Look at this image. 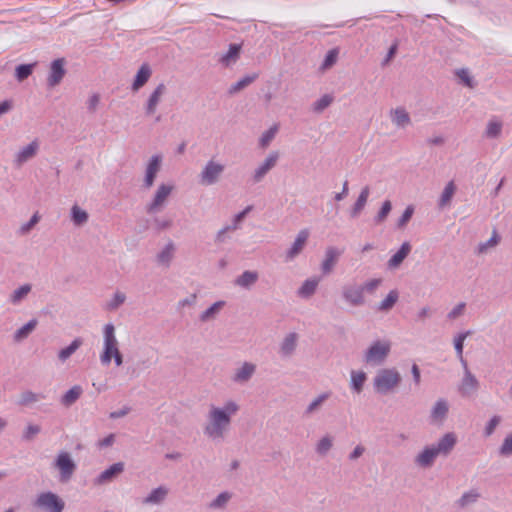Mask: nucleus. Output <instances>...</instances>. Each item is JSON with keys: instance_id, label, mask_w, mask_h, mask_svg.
<instances>
[{"instance_id": "a19ab883", "label": "nucleus", "mask_w": 512, "mask_h": 512, "mask_svg": "<svg viewBox=\"0 0 512 512\" xmlns=\"http://www.w3.org/2000/svg\"><path fill=\"white\" fill-rule=\"evenodd\" d=\"M503 124L498 120H490L487 123L484 136L488 139H495L501 135Z\"/></svg>"}, {"instance_id": "69168bd1", "label": "nucleus", "mask_w": 512, "mask_h": 512, "mask_svg": "<svg viewBox=\"0 0 512 512\" xmlns=\"http://www.w3.org/2000/svg\"><path fill=\"white\" fill-rule=\"evenodd\" d=\"M499 454L505 457L512 455V433L504 439L499 448Z\"/></svg>"}, {"instance_id": "13d9d810", "label": "nucleus", "mask_w": 512, "mask_h": 512, "mask_svg": "<svg viewBox=\"0 0 512 512\" xmlns=\"http://www.w3.org/2000/svg\"><path fill=\"white\" fill-rule=\"evenodd\" d=\"M414 214V207L412 205H409L404 210L403 214L397 221V228L403 229L406 227L407 223L411 220L412 216Z\"/></svg>"}, {"instance_id": "e433bc0d", "label": "nucleus", "mask_w": 512, "mask_h": 512, "mask_svg": "<svg viewBox=\"0 0 512 512\" xmlns=\"http://www.w3.org/2000/svg\"><path fill=\"white\" fill-rule=\"evenodd\" d=\"M318 283L319 279L316 278L305 280L298 289V295L302 298H310L315 293Z\"/></svg>"}, {"instance_id": "ddd939ff", "label": "nucleus", "mask_w": 512, "mask_h": 512, "mask_svg": "<svg viewBox=\"0 0 512 512\" xmlns=\"http://www.w3.org/2000/svg\"><path fill=\"white\" fill-rule=\"evenodd\" d=\"M279 158V153L277 151L271 152L263 163L254 171L252 176L254 183H259L263 180V178L267 175V173L275 167Z\"/></svg>"}, {"instance_id": "473e14b6", "label": "nucleus", "mask_w": 512, "mask_h": 512, "mask_svg": "<svg viewBox=\"0 0 512 512\" xmlns=\"http://www.w3.org/2000/svg\"><path fill=\"white\" fill-rule=\"evenodd\" d=\"M82 393L83 389L81 386H73L61 397V404L66 407L72 406L80 398Z\"/></svg>"}, {"instance_id": "a878e982", "label": "nucleus", "mask_w": 512, "mask_h": 512, "mask_svg": "<svg viewBox=\"0 0 512 512\" xmlns=\"http://www.w3.org/2000/svg\"><path fill=\"white\" fill-rule=\"evenodd\" d=\"M151 68L148 64L144 63L140 69L138 70L134 82L132 84V90L138 91L141 87H143L149 80L151 76Z\"/></svg>"}, {"instance_id": "864d4df0", "label": "nucleus", "mask_w": 512, "mask_h": 512, "mask_svg": "<svg viewBox=\"0 0 512 512\" xmlns=\"http://www.w3.org/2000/svg\"><path fill=\"white\" fill-rule=\"evenodd\" d=\"M391 210H392L391 201L385 200L383 202L380 210L378 211L377 215L375 216L374 222L376 224H380V223L384 222L386 220L387 216L389 215V213L391 212Z\"/></svg>"}, {"instance_id": "39448f33", "label": "nucleus", "mask_w": 512, "mask_h": 512, "mask_svg": "<svg viewBox=\"0 0 512 512\" xmlns=\"http://www.w3.org/2000/svg\"><path fill=\"white\" fill-rule=\"evenodd\" d=\"M53 467L59 471V481L61 483H68L77 469L71 454L66 451H60L57 454Z\"/></svg>"}, {"instance_id": "cd10ccee", "label": "nucleus", "mask_w": 512, "mask_h": 512, "mask_svg": "<svg viewBox=\"0 0 512 512\" xmlns=\"http://www.w3.org/2000/svg\"><path fill=\"white\" fill-rule=\"evenodd\" d=\"M369 194H370L369 186L363 187L356 202L354 203V205L351 208L350 216L352 218L358 217L359 214L362 212V210L364 209V207L367 203Z\"/></svg>"}, {"instance_id": "5fc2aeb1", "label": "nucleus", "mask_w": 512, "mask_h": 512, "mask_svg": "<svg viewBox=\"0 0 512 512\" xmlns=\"http://www.w3.org/2000/svg\"><path fill=\"white\" fill-rule=\"evenodd\" d=\"M499 236L496 231H493L492 236L486 242H481L478 245V254H484L489 248L495 247L499 243Z\"/></svg>"}, {"instance_id": "7ed1b4c3", "label": "nucleus", "mask_w": 512, "mask_h": 512, "mask_svg": "<svg viewBox=\"0 0 512 512\" xmlns=\"http://www.w3.org/2000/svg\"><path fill=\"white\" fill-rule=\"evenodd\" d=\"M391 351V343L388 340L374 341L364 352L363 361L370 366L382 365Z\"/></svg>"}, {"instance_id": "3c124183", "label": "nucleus", "mask_w": 512, "mask_h": 512, "mask_svg": "<svg viewBox=\"0 0 512 512\" xmlns=\"http://www.w3.org/2000/svg\"><path fill=\"white\" fill-rule=\"evenodd\" d=\"M332 102L333 97L329 94H325L313 104L312 109L315 113H322L326 108H328L331 105Z\"/></svg>"}, {"instance_id": "412c9836", "label": "nucleus", "mask_w": 512, "mask_h": 512, "mask_svg": "<svg viewBox=\"0 0 512 512\" xmlns=\"http://www.w3.org/2000/svg\"><path fill=\"white\" fill-rule=\"evenodd\" d=\"M308 237H309V232L307 229H303L298 233L291 248L287 251V255H286L287 259L292 260L302 252V250L307 242Z\"/></svg>"}, {"instance_id": "37998d69", "label": "nucleus", "mask_w": 512, "mask_h": 512, "mask_svg": "<svg viewBox=\"0 0 512 512\" xmlns=\"http://www.w3.org/2000/svg\"><path fill=\"white\" fill-rule=\"evenodd\" d=\"M224 305V301H217L213 303L209 308H207L205 311L201 313L200 320L202 322H207L209 320L214 319Z\"/></svg>"}, {"instance_id": "423d86ee", "label": "nucleus", "mask_w": 512, "mask_h": 512, "mask_svg": "<svg viewBox=\"0 0 512 512\" xmlns=\"http://www.w3.org/2000/svg\"><path fill=\"white\" fill-rule=\"evenodd\" d=\"M224 170L223 164L209 160L198 175V181L203 186L214 185L220 180Z\"/></svg>"}, {"instance_id": "f8f14e48", "label": "nucleus", "mask_w": 512, "mask_h": 512, "mask_svg": "<svg viewBox=\"0 0 512 512\" xmlns=\"http://www.w3.org/2000/svg\"><path fill=\"white\" fill-rule=\"evenodd\" d=\"M438 456L433 444L427 445L414 457V464L424 469L431 468Z\"/></svg>"}, {"instance_id": "f704fd0d", "label": "nucleus", "mask_w": 512, "mask_h": 512, "mask_svg": "<svg viewBox=\"0 0 512 512\" xmlns=\"http://www.w3.org/2000/svg\"><path fill=\"white\" fill-rule=\"evenodd\" d=\"M455 191L456 186L454 182H448L439 198L438 207L442 209L445 208L446 206H449L453 198V195L455 194Z\"/></svg>"}, {"instance_id": "680f3d73", "label": "nucleus", "mask_w": 512, "mask_h": 512, "mask_svg": "<svg viewBox=\"0 0 512 512\" xmlns=\"http://www.w3.org/2000/svg\"><path fill=\"white\" fill-rule=\"evenodd\" d=\"M231 494L229 492L220 493L211 503V508H223L230 500Z\"/></svg>"}, {"instance_id": "0e129e2a", "label": "nucleus", "mask_w": 512, "mask_h": 512, "mask_svg": "<svg viewBox=\"0 0 512 512\" xmlns=\"http://www.w3.org/2000/svg\"><path fill=\"white\" fill-rule=\"evenodd\" d=\"M237 229V225H227L224 228L220 229L215 237V243H224L227 240V233L229 231H235Z\"/></svg>"}, {"instance_id": "20e7f679", "label": "nucleus", "mask_w": 512, "mask_h": 512, "mask_svg": "<svg viewBox=\"0 0 512 512\" xmlns=\"http://www.w3.org/2000/svg\"><path fill=\"white\" fill-rule=\"evenodd\" d=\"M33 505L41 512H63L65 509V501L52 491L39 493Z\"/></svg>"}, {"instance_id": "2f4dec72", "label": "nucleus", "mask_w": 512, "mask_h": 512, "mask_svg": "<svg viewBox=\"0 0 512 512\" xmlns=\"http://www.w3.org/2000/svg\"><path fill=\"white\" fill-rule=\"evenodd\" d=\"M103 341V349H110L112 347L118 346V340L115 335V326L112 323H108L104 326Z\"/></svg>"}, {"instance_id": "338daca9", "label": "nucleus", "mask_w": 512, "mask_h": 512, "mask_svg": "<svg viewBox=\"0 0 512 512\" xmlns=\"http://www.w3.org/2000/svg\"><path fill=\"white\" fill-rule=\"evenodd\" d=\"M381 283H382L381 278H375V279H371V280L365 282L364 284H360V285H361L363 293L366 291V292L372 294L381 285Z\"/></svg>"}, {"instance_id": "4d7b16f0", "label": "nucleus", "mask_w": 512, "mask_h": 512, "mask_svg": "<svg viewBox=\"0 0 512 512\" xmlns=\"http://www.w3.org/2000/svg\"><path fill=\"white\" fill-rule=\"evenodd\" d=\"M126 300V295L123 292L117 291L111 301L107 303V309L110 311L117 310Z\"/></svg>"}, {"instance_id": "8fccbe9b", "label": "nucleus", "mask_w": 512, "mask_h": 512, "mask_svg": "<svg viewBox=\"0 0 512 512\" xmlns=\"http://www.w3.org/2000/svg\"><path fill=\"white\" fill-rule=\"evenodd\" d=\"M122 355L118 346L112 347L110 349H103V352L100 355V360L103 365H109L112 361V358L118 357Z\"/></svg>"}, {"instance_id": "a211bd4d", "label": "nucleus", "mask_w": 512, "mask_h": 512, "mask_svg": "<svg viewBox=\"0 0 512 512\" xmlns=\"http://www.w3.org/2000/svg\"><path fill=\"white\" fill-rule=\"evenodd\" d=\"M411 245L409 242H403L400 246L399 250L391 256V258L387 262V267L390 270H395L401 266L403 261L407 258L409 253L411 252Z\"/></svg>"}, {"instance_id": "5701e85b", "label": "nucleus", "mask_w": 512, "mask_h": 512, "mask_svg": "<svg viewBox=\"0 0 512 512\" xmlns=\"http://www.w3.org/2000/svg\"><path fill=\"white\" fill-rule=\"evenodd\" d=\"M256 366L252 363L245 362L240 368H238L232 377V380L236 383L247 382L254 374Z\"/></svg>"}, {"instance_id": "ea45409f", "label": "nucleus", "mask_w": 512, "mask_h": 512, "mask_svg": "<svg viewBox=\"0 0 512 512\" xmlns=\"http://www.w3.org/2000/svg\"><path fill=\"white\" fill-rule=\"evenodd\" d=\"M89 218L88 213L81 209L78 205H73L71 208V220L76 226H83L87 223Z\"/></svg>"}, {"instance_id": "c85d7f7f", "label": "nucleus", "mask_w": 512, "mask_h": 512, "mask_svg": "<svg viewBox=\"0 0 512 512\" xmlns=\"http://www.w3.org/2000/svg\"><path fill=\"white\" fill-rule=\"evenodd\" d=\"M390 114L393 124L398 128H405L411 123L410 116L404 108L392 109Z\"/></svg>"}, {"instance_id": "f257e3e1", "label": "nucleus", "mask_w": 512, "mask_h": 512, "mask_svg": "<svg viewBox=\"0 0 512 512\" xmlns=\"http://www.w3.org/2000/svg\"><path fill=\"white\" fill-rule=\"evenodd\" d=\"M239 410L240 406L233 400L226 401L222 407L211 406L204 434L213 440L223 439L230 428L232 416Z\"/></svg>"}, {"instance_id": "c9c22d12", "label": "nucleus", "mask_w": 512, "mask_h": 512, "mask_svg": "<svg viewBox=\"0 0 512 512\" xmlns=\"http://www.w3.org/2000/svg\"><path fill=\"white\" fill-rule=\"evenodd\" d=\"M83 344V340L81 338H75L69 346L61 349L58 352V359L61 362H65L67 359L71 357Z\"/></svg>"}, {"instance_id": "9b49d317", "label": "nucleus", "mask_w": 512, "mask_h": 512, "mask_svg": "<svg viewBox=\"0 0 512 512\" xmlns=\"http://www.w3.org/2000/svg\"><path fill=\"white\" fill-rule=\"evenodd\" d=\"M65 63L64 58H58L51 62L49 75L47 77L48 87L54 88L61 83L66 74Z\"/></svg>"}, {"instance_id": "72a5a7b5", "label": "nucleus", "mask_w": 512, "mask_h": 512, "mask_svg": "<svg viewBox=\"0 0 512 512\" xmlns=\"http://www.w3.org/2000/svg\"><path fill=\"white\" fill-rule=\"evenodd\" d=\"M38 322L36 319H31L21 328H19L13 336L15 342H21L26 339L36 328Z\"/></svg>"}, {"instance_id": "b1692460", "label": "nucleus", "mask_w": 512, "mask_h": 512, "mask_svg": "<svg viewBox=\"0 0 512 512\" xmlns=\"http://www.w3.org/2000/svg\"><path fill=\"white\" fill-rule=\"evenodd\" d=\"M258 277L259 275L256 271L247 270L238 276L234 283L236 286L249 290L257 282Z\"/></svg>"}, {"instance_id": "c756f323", "label": "nucleus", "mask_w": 512, "mask_h": 512, "mask_svg": "<svg viewBox=\"0 0 512 512\" xmlns=\"http://www.w3.org/2000/svg\"><path fill=\"white\" fill-rule=\"evenodd\" d=\"M399 299V292L396 289L391 290L387 296L378 303L377 311L388 313L397 303Z\"/></svg>"}, {"instance_id": "9d476101", "label": "nucleus", "mask_w": 512, "mask_h": 512, "mask_svg": "<svg viewBox=\"0 0 512 512\" xmlns=\"http://www.w3.org/2000/svg\"><path fill=\"white\" fill-rule=\"evenodd\" d=\"M449 404L446 399L439 398L431 408L429 420L433 425L441 426L448 417Z\"/></svg>"}, {"instance_id": "774afa93", "label": "nucleus", "mask_w": 512, "mask_h": 512, "mask_svg": "<svg viewBox=\"0 0 512 512\" xmlns=\"http://www.w3.org/2000/svg\"><path fill=\"white\" fill-rule=\"evenodd\" d=\"M456 75L458 78L469 88H474V82L472 77L469 75V72L467 69H459L456 71Z\"/></svg>"}, {"instance_id": "49530a36", "label": "nucleus", "mask_w": 512, "mask_h": 512, "mask_svg": "<svg viewBox=\"0 0 512 512\" xmlns=\"http://www.w3.org/2000/svg\"><path fill=\"white\" fill-rule=\"evenodd\" d=\"M42 398H44L42 395L27 390L20 394L18 404L21 406H27L39 401Z\"/></svg>"}, {"instance_id": "4c0bfd02", "label": "nucleus", "mask_w": 512, "mask_h": 512, "mask_svg": "<svg viewBox=\"0 0 512 512\" xmlns=\"http://www.w3.org/2000/svg\"><path fill=\"white\" fill-rule=\"evenodd\" d=\"M175 246L172 241L168 242L164 249L157 254V262L158 264L169 266L173 254H174Z\"/></svg>"}, {"instance_id": "09e8293b", "label": "nucleus", "mask_w": 512, "mask_h": 512, "mask_svg": "<svg viewBox=\"0 0 512 512\" xmlns=\"http://www.w3.org/2000/svg\"><path fill=\"white\" fill-rule=\"evenodd\" d=\"M122 355L118 346L112 347L110 349H103V352L100 355V360L103 365H109L112 361V358L118 357Z\"/></svg>"}, {"instance_id": "4be33fe9", "label": "nucleus", "mask_w": 512, "mask_h": 512, "mask_svg": "<svg viewBox=\"0 0 512 512\" xmlns=\"http://www.w3.org/2000/svg\"><path fill=\"white\" fill-rule=\"evenodd\" d=\"M241 45L240 44H230L229 49L225 54H222L219 58V62L225 66L229 67L231 64H234L240 57Z\"/></svg>"}, {"instance_id": "2eb2a0df", "label": "nucleus", "mask_w": 512, "mask_h": 512, "mask_svg": "<svg viewBox=\"0 0 512 512\" xmlns=\"http://www.w3.org/2000/svg\"><path fill=\"white\" fill-rule=\"evenodd\" d=\"M456 443L457 437L455 433L448 432L445 433L436 444H433V446L439 455L446 457L452 452Z\"/></svg>"}, {"instance_id": "6ab92c4d", "label": "nucleus", "mask_w": 512, "mask_h": 512, "mask_svg": "<svg viewBox=\"0 0 512 512\" xmlns=\"http://www.w3.org/2000/svg\"><path fill=\"white\" fill-rule=\"evenodd\" d=\"M165 92H166V86L164 83H160L154 89V91L149 96L146 107H145L146 115L150 116L156 112L157 106H158L159 102L161 101V98Z\"/></svg>"}, {"instance_id": "de8ad7c7", "label": "nucleus", "mask_w": 512, "mask_h": 512, "mask_svg": "<svg viewBox=\"0 0 512 512\" xmlns=\"http://www.w3.org/2000/svg\"><path fill=\"white\" fill-rule=\"evenodd\" d=\"M333 446V439L331 436L322 437L316 446V452L319 455L325 456Z\"/></svg>"}, {"instance_id": "e2e57ef3", "label": "nucleus", "mask_w": 512, "mask_h": 512, "mask_svg": "<svg viewBox=\"0 0 512 512\" xmlns=\"http://www.w3.org/2000/svg\"><path fill=\"white\" fill-rule=\"evenodd\" d=\"M469 334L470 331L463 332L458 334V336L454 339V348L458 357H461V355H463L464 341L469 336Z\"/></svg>"}, {"instance_id": "052dcab7", "label": "nucleus", "mask_w": 512, "mask_h": 512, "mask_svg": "<svg viewBox=\"0 0 512 512\" xmlns=\"http://www.w3.org/2000/svg\"><path fill=\"white\" fill-rule=\"evenodd\" d=\"M277 130V125H274L267 131H265L260 138V146L263 148L267 147L270 144V142L274 139Z\"/></svg>"}, {"instance_id": "7c9ffc66", "label": "nucleus", "mask_w": 512, "mask_h": 512, "mask_svg": "<svg viewBox=\"0 0 512 512\" xmlns=\"http://www.w3.org/2000/svg\"><path fill=\"white\" fill-rule=\"evenodd\" d=\"M331 396L330 391L323 392L319 394L315 399L312 400V402L306 407L304 411V416H311L314 413L318 412L323 403Z\"/></svg>"}, {"instance_id": "aec40b11", "label": "nucleus", "mask_w": 512, "mask_h": 512, "mask_svg": "<svg viewBox=\"0 0 512 512\" xmlns=\"http://www.w3.org/2000/svg\"><path fill=\"white\" fill-rule=\"evenodd\" d=\"M479 388V382L477 378L471 373V371H466L461 381V385L459 387V391L462 396H470L474 392H476Z\"/></svg>"}, {"instance_id": "58836bf2", "label": "nucleus", "mask_w": 512, "mask_h": 512, "mask_svg": "<svg viewBox=\"0 0 512 512\" xmlns=\"http://www.w3.org/2000/svg\"><path fill=\"white\" fill-rule=\"evenodd\" d=\"M480 498V494L476 489H471L468 492H465L458 500L457 505L460 508H465L469 505H472L478 501Z\"/></svg>"}, {"instance_id": "6e6552de", "label": "nucleus", "mask_w": 512, "mask_h": 512, "mask_svg": "<svg viewBox=\"0 0 512 512\" xmlns=\"http://www.w3.org/2000/svg\"><path fill=\"white\" fill-rule=\"evenodd\" d=\"M173 189L174 186L170 184L163 183L159 185L152 201L146 206V212L148 214H153L160 211L168 200Z\"/></svg>"}, {"instance_id": "0eeeda50", "label": "nucleus", "mask_w": 512, "mask_h": 512, "mask_svg": "<svg viewBox=\"0 0 512 512\" xmlns=\"http://www.w3.org/2000/svg\"><path fill=\"white\" fill-rule=\"evenodd\" d=\"M341 295L345 303L352 307H360L365 304V297L360 284L349 283L342 287Z\"/></svg>"}, {"instance_id": "79ce46f5", "label": "nucleus", "mask_w": 512, "mask_h": 512, "mask_svg": "<svg viewBox=\"0 0 512 512\" xmlns=\"http://www.w3.org/2000/svg\"><path fill=\"white\" fill-rule=\"evenodd\" d=\"M257 78H258L257 73L243 77L242 79H240L239 81H237L236 83L231 85V87L229 88V91H228L229 94H235V93L240 92L241 90H243L244 88L249 86L251 83H253Z\"/></svg>"}, {"instance_id": "c03bdc74", "label": "nucleus", "mask_w": 512, "mask_h": 512, "mask_svg": "<svg viewBox=\"0 0 512 512\" xmlns=\"http://www.w3.org/2000/svg\"><path fill=\"white\" fill-rule=\"evenodd\" d=\"M366 379H367V376H366L365 372H363V371H360V372L352 371L351 372V381H350L351 388L356 393L362 392L363 386H364V383H365Z\"/></svg>"}, {"instance_id": "1a4fd4ad", "label": "nucleus", "mask_w": 512, "mask_h": 512, "mask_svg": "<svg viewBox=\"0 0 512 512\" xmlns=\"http://www.w3.org/2000/svg\"><path fill=\"white\" fill-rule=\"evenodd\" d=\"M162 156L153 155L146 166L145 177L143 179L142 188L149 190L155 182L158 172L161 169Z\"/></svg>"}, {"instance_id": "dca6fc26", "label": "nucleus", "mask_w": 512, "mask_h": 512, "mask_svg": "<svg viewBox=\"0 0 512 512\" xmlns=\"http://www.w3.org/2000/svg\"><path fill=\"white\" fill-rule=\"evenodd\" d=\"M343 253V250H339L336 247L330 246L325 251V259L322 262L321 270L323 274H330L337 263L340 255Z\"/></svg>"}, {"instance_id": "f03ea898", "label": "nucleus", "mask_w": 512, "mask_h": 512, "mask_svg": "<svg viewBox=\"0 0 512 512\" xmlns=\"http://www.w3.org/2000/svg\"><path fill=\"white\" fill-rule=\"evenodd\" d=\"M402 377L395 368L380 369L373 379L374 390L381 394L386 395L393 391L400 383Z\"/></svg>"}, {"instance_id": "bf43d9fd", "label": "nucleus", "mask_w": 512, "mask_h": 512, "mask_svg": "<svg viewBox=\"0 0 512 512\" xmlns=\"http://www.w3.org/2000/svg\"><path fill=\"white\" fill-rule=\"evenodd\" d=\"M338 51L336 49H331L327 52L324 61L321 65V70H327L331 68L337 61Z\"/></svg>"}, {"instance_id": "a18cd8bd", "label": "nucleus", "mask_w": 512, "mask_h": 512, "mask_svg": "<svg viewBox=\"0 0 512 512\" xmlns=\"http://www.w3.org/2000/svg\"><path fill=\"white\" fill-rule=\"evenodd\" d=\"M37 65L36 62L31 64H20L15 69V77L19 82L24 81L27 79L34 70V67Z\"/></svg>"}, {"instance_id": "bb28decb", "label": "nucleus", "mask_w": 512, "mask_h": 512, "mask_svg": "<svg viewBox=\"0 0 512 512\" xmlns=\"http://www.w3.org/2000/svg\"><path fill=\"white\" fill-rule=\"evenodd\" d=\"M167 495H168V488H166L165 486H159V487L153 489L148 494V496L142 500V503L145 505H148V504L158 505L165 500Z\"/></svg>"}, {"instance_id": "603ef678", "label": "nucleus", "mask_w": 512, "mask_h": 512, "mask_svg": "<svg viewBox=\"0 0 512 512\" xmlns=\"http://www.w3.org/2000/svg\"><path fill=\"white\" fill-rule=\"evenodd\" d=\"M31 291L30 284H24L18 289H16L10 296V301L14 304L19 303L22 299H24L28 293Z\"/></svg>"}, {"instance_id": "6e6d98bb", "label": "nucleus", "mask_w": 512, "mask_h": 512, "mask_svg": "<svg viewBox=\"0 0 512 512\" xmlns=\"http://www.w3.org/2000/svg\"><path fill=\"white\" fill-rule=\"evenodd\" d=\"M41 432V427L36 424H29L22 434V440L26 442L33 441L34 438Z\"/></svg>"}, {"instance_id": "4468645a", "label": "nucleus", "mask_w": 512, "mask_h": 512, "mask_svg": "<svg viewBox=\"0 0 512 512\" xmlns=\"http://www.w3.org/2000/svg\"><path fill=\"white\" fill-rule=\"evenodd\" d=\"M124 463L117 462L111 465L109 468L101 472L94 480L96 485H104L115 480L124 471Z\"/></svg>"}, {"instance_id": "f3484780", "label": "nucleus", "mask_w": 512, "mask_h": 512, "mask_svg": "<svg viewBox=\"0 0 512 512\" xmlns=\"http://www.w3.org/2000/svg\"><path fill=\"white\" fill-rule=\"evenodd\" d=\"M39 149V143L37 140H34L32 141L30 144H28L27 146L23 147L17 154H16V157H15V164L20 167L22 166L24 163H26L27 161L31 160L32 158L35 157V155L37 154V151Z\"/></svg>"}, {"instance_id": "393cba45", "label": "nucleus", "mask_w": 512, "mask_h": 512, "mask_svg": "<svg viewBox=\"0 0 512 512\" xmlns=\"http://www.w3.org/2000/svg\"><path fill=\"white\" fill-rule=\"evenodd\" d=\"M298 336L296 333H289L285 336L280 345V353L284 357H290L296 350Z\"/></svg>"}]
</instances>
